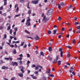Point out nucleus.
Returning <instances> with one entry per match:
<instances>
[{"mask_svg":"<svg viewBox=\"0 0 80 80\" xmlns=\"http://www.w3.org/2000/svg\"><path fill=\"white\" fill-rule=\"evenodd\" d=\"M33 67H36V68H35V70H38V68H40L41 69H39V72H41L42 70L41 69L43 68V67L42 66H40L39 65H37L36 66V65L35 64H33L32 66V68H33Z\"/></svg>","mask_w":80,"mask_h":80,"instance_id":"f257e3e1","label":"nucleus"},{"mask_svg":"<svg viewBox=\"0 0 80 80\" xmlns=\"http://www.w3.org/2000/svg\"><path fill=\"white\" fill-rule=\"evenodd\" d=\"M53 9H49L47 13V15H52V13H53Z\"/></svg>","mask_w":80,"mask_h":80,"instance_id":"f03ea898","label":"nucleus"},{"mask_svg":"<svg viewBox=\"0 0 80 80\" xmlns=\"http://www.w3.org/2000/svg\"><path fill=\"white\" fill-rule=\"evenodd\" d=\"M50 18H46V16H44L43 18V19L42 20V22H44V23H46V22H47V21L49 20Z\"/></svg>","mask_w":80,"mask_h":80,"instance_id":"7ed1b4c3","label":"nucleus"},{"mask_svg":"<svg viewBox=\"0 0 80 80\" xmlns=\"http://www.w3.org/2000/svg\"><path fill=\"white\" fill-rule=\"evenodd\" d=\"M58 57H59V55H58L56 56V59H54V61L53 62V63H56L57 62V60L58 59Z\"/></svg>","mask_w":80,"mask_h":80,"instance_id":"20e7f679","label":"nucleus"},{"mask_svg":"<svg viewBox=\"0 0 80 80\" xmlns=\"http://www.w3.org/2000/svg\"><path fill=\"white\" fill-rule=\"evenodd\" d=\"M38 1H32V3L33 4H38Z\"/></svg>","mask_w":80,"mask_h":80,"instance_id":"39448f33","label":"nucleus"},{"mask_svg":"<svg viewBox=\"0 0 80 80\" xmlns=\"http://www.w3.org/2000/svg\"><path fill=\"white\" fill-rule=\"evenodd\" d=\"M19 68L21 69V71L22 72V73H24V70H23L24 68H23V66H21L19 67Z\"/></svg>","mask_w":80,"mask_h":80,"instance_id":"423d86ee","label":"nucleus"},{"mask_svg":"<svg viewBox=\"0 0 80 80\" xmlns=\"http://www.w3.org/2000/svg\"><path fill=\"white\" fill-rule=\"evenodd\" d=\"M70 69V70H69V72L70 73H72V71L73 70V66L71 67Z\"/></svg>","mask_w":80,"mask_h":80,"instance_id":"0eeeda50","label":"nucleus"},{"mask_svg":"<svg viewBox=\"0 0 80 80\" xmlns=\"http://www.w3.org/2000/svg\"><path fill=\"white\" fill-rule=\"evenodd\" d=\"M12 64L13 66H15V65L17 66L18 65V64H17V62H12Z\"/></svg>","mask_w":80,"mask_h":80,"instance_id":"6e6552de","label":"nucleus"},{"mask_svg":"<svg viewBox=\"0 0 80 80\" xmlns=\"http://www.w3.org/2000/svg\"><path fill=\"white\" fill-rule=\"evenodd\" d=\"M36 40H38L39 39V37L38 35H36V37L34 38Z\"/></svg>","mask_w":80,"mask_h":80,"instance_id":"1a4fd4ad","label":"nucleus"},{"mask_svg":"<svg viewBox=\"0 0 80 80\" xmlns=\"http://www.w3.org/2000/svg\"><path fill=\"white\" fill-rule=\"evenodd\" d=\"M26 25L27 26H30L31 24L30 23V22H26Z\"/></svg>","mask_w":80,"mask_h":80,"instance_id":"9d476101","label":"nucleus"},{"mask_svg":"<svg viewBox=\"0 0 80 80\" xmlns=\"http://www.w3.org/2000/svg\"><path fill=\"white\" fill-rule=\"evenodd\" d=\"M51 72H50V69H49V70L48 71H46V73H48L50 74Z\"/></svg>","mask_w":80,"mask_h":80,"instance_id":"9b49d317","label":"nucleus"},{"mask_svg":"<svg viewBox=\"0 0 80 80\" xmlns=\"http://www.w3.org/2000/svg\"><path fill=\"white\" fill-rule=\"evenodd\" d=\"M56 1H57V0H52L51 3L52 4H54V3H55V2H56Z\"/></svg>","mask_w":80,"mask_h":80,"instance_id":"f8f14e48","label":"nucleus"},{"mask_svg":"<svg viewBox=\"0 0 80 80\" xmlns=\"http://www.w3.org/2000/svg\"><path fill=\"white\" fill-rule=\"evenodd\" d=\"M12 52L14 54H16L17 53V51H16V49H13Z\"/></svg>","mask_w":80,"mask_h":80,"instance_id":"ddd939ff","label":"nucleus"},{"mask_svg":"<svg viewBox=\"0 0 80 80\" xmlns=\"http://www.w3.org/2000/svg\"><path fill=\"white\" fill-rule=\"evenodd\" d=\"M31 13H32V10H29L28 11V14L30 15V14H31Z\"/></svg>","mask_w":80,"mask_h":80,"instance_id":"4468645a","label":"nucleus"},{"mask_svg":"<svg viewBox=\"0 0 80 80\" xmlns=\"http://www.w3.org/2000/svg\"><path fill=\"white\" fill-rule=\"evenodd\" d=\"M75 43H76V40H75V39H73L72 40V43H73V44H75Z\"/></svg>","mask_w":80,"mask_h":80,"instance_id":"2eb2a0df","label":"nucleus"},{"mask_svg":"<svg viewBox=\"0 0 80 80\" xmlns=\"http://www.w3.org/2000/svg\"><path fill=\"white\" fill-rule=\"evenodd\" d=\"M26 38H31V39H32V40H34V39L33 38L30 37H29L28 36H26Z\"/></svg>","mask_w":80,"mask_h":80,"instance_id":"dca6fc26","label":"nucleus"},{"mask_svg":"<svg viewBox=\"0 0 80 80\" xmlns=\"http://www.w3.org/2000/svg\"><path fill=\"white\" fill-rule=\"evenodd\" d=\"M56 33H57V30H54L53 31V33L54 35H55V34H56Z\"/></svg>","mask_w":80,"mask_h":80,"instance_id":"f3484780","label":"nucleus"},{"mask_svg":"<svg viewBox=\"0 0 80 80\" xmlns=\"http://www.w3.org/2000/svg\"><path fill=\"white\" fill-rule=\"evenodd\" d=\"M17 60H20V61L22 60V58H17Z\"/></svg>","mask_w":80,"mask_h":80,"instance_id":"a211bd4d","label":"nucleus"},{"mask_svg":"<svg viewBox=\"0 0 80 80\" xmlns=\"http://www.w3.org/2000/svg\"><path fill=\"white\" fill-rule=\"evenodd\" d=\"M36 75L37 76H38V72L36 71L34 72Z\"/></svg>","mask_w":80,"mask_h":80,"instance_id":"6ab92c4d","label":"nucleus"},{"mask_svg":"<svg viewBox=\"0 0 80 80\" xmlns=\"http://www.w3.org/2000/svg\"><path fill=\"white\" fill-rule=\"evenodd\" d=\"M18 75L19 76H20V77H23V74H20V73H18Z\"/></svg>","mask_w":80,"mask_h":80,"instance_id":"aec40b11","label":"nucleus"},{"mask_svg":"<svg viewBox=\"0 0 80 80\" xmlns=\"http://www.w3.org/2000/svg\"><path fill=\"white\" fill-rule=\"evenodd\" d=\"M60 4L62 6H65V4H64V3H63V2H61Z\"/></svg>","mask_w":80,"mask_h":80,"instance_id":"412c9836","label":"nucleus"},{"mask_svg":"<svg viewBox=\"0 0 80 80\" xmlns=\"http://www.w3.org/2000/svg\"><path fill=\"white\" fill-rule=\"evenodd\" d=\"M48 50L49 52H51V51H52V47H50L49 48Z\"/></svg>","mask_w":80,"mask_h":80,"instance_id":"4be33fe9","label":"nucleus"},{"mask_svg":"<svg viewBox=\"0 0 80 80\" xmlns=\"http://www.w3.org/2000/svg\"><path fill=\"white\" fill-rule=\"evenodd\" d=\"M28 19L27 20V22H30V18L28 17Z\"/></svg>","mask_w":80,"mask_h":80,"instance_id":"5701e85b","label":"nucleus"},{"mask_svg":"<svg viewBox=\"0 0 80 80\" xmlns=\"http://www.w3.org/2000/svg\"><path fill=\"white\" fill-rule=\"evenodd\" d=\"M20 15H21V14H20L16 15L14 17V18H16V17H18L19 16H20Z\"/></svg>","mask_w":80,"mask_h":80,"instance_id":"b1692460","label":"nucleus"},{"mask_svg":"<svg viewBox=\"0 0 80 80\" xmlns=\"http://www.w3.org/2000/svg\"><path fill=\"white\" fill-rule=\"evenodd\" d=\"M6 38H7V35H6V34H5L4 35V38H3V40H5Z\"/></svg>","mask_w":80,"mask_h":80,"instance_id":"393cba45","label":"nucleus"},{"mask_svg":"<svg viewBox=\"0 0 80 80\" xmlns=\"http://www.w3.org/2000/svg\"><path fill=\"white\" fill-rule=\"evenodd\" d=\"M24 43H25V42L24 41L21 42V44L20 46H23V45Z\"/></svg>","mask_w":80,"mask_h":80,"instance_id":"a878e982","label":"nucleus"},{"mask_svg":"<svg viewBox=\"0 0 80 80\" xmlns=\"http://www.w3.org/2000/svg\"><path fill=\"white\" fill-rule=\"evenodd\" d=\"M42 80H47V78L46 77L44 76L42 78Z\"/></svg>","mask_w":80,"mask_h":80,"instance_id":"bb28decb","label":"nucleus"},{"mask_svg":"<svg viewBox=\"0 0 80 80\" xmlns=\"http://www.w3.org/2000/svg\"><path fill=\"white\" fill-rule=\"evenodd\" d=\"M60 54L61 55V57H63V52H61Z\"/></svg>","mask_w":80,"mask_h":80,"instance_id":"cd10ccee","label":"nucleus"},{"mask_svg":"<svg viewBox=\"0 0 80 80\" xmlns=\"http://www.w3.org/2000/svg\"><path fill=\"white\" fill-rule=\"evenodd\" d=\"M62 50H63V49L62 48H60L59 49V52H62Z\"/></svg>","mask_w":80,"mask_h":80,"instance_id":"c85d7f7f","label":"nucleus"},{"mask_svg":"<svg viewBox=\"0 0 80 80\" xmlns=\"http://www.w3.org/2000/svg\"><path fill=\"white\" fill-rule=\"evenodd\" d=\"M25 32H26V33H28V34H30V32H28V31L27 30H25Z\"/></svg>","mask_w":80,"mask_h":80,"instance_id":"c756f323","label":"nucleus"},{"mask_svg":"<svg viewBox=\"0 0 80 80\" xmlns=\"http://www.w3.org/2000/svg\"><path fill=\"white\" fill-rule=\"evenodd\" d=\"M20 2L21 3H24L25 2V0H20Z\"/></svg>","mask_w":80,"mask_h":80,"instance_id":"7c9ffc66","label":"nucleus"},{"mask_svg":"<svg viewBox=\"0 0 80 80\" xmlns=\"http://www.w3.org/2000/svg\"><path fill=\"white\" fill-rule=\"evenodd\" d=\"M48 34L50 35L51 33H52V32H51V31H50V30H49L48 31Z\"/></svg>","mask_w":80,"mask_h":80,"instance_id":"2f4dec72","label":"nucleus"},{"mask_svg":"<svg viewBox=\"0 0 80 80\" xmlns=\"http://www.w3.org/2000/svg\"><path fill=\"white\" fill-rule=\"evenodd\" d=\"M49 76H50V77H54V75H53V74H49L48 75Z\"/></svg>","mask_w":80,"mask_h":80,"instance_id":"473e14b6","label":"nucleus"},{"mask_svg":"<svg viewBox=\"0 0 80 80\" xmlns=\"http://www.w3.org/2000/svg\"><path fill=\"white\" fill-rule=\"evenodd\" d=\"M13 31V30L12 29H10L9 31L10 33L11 34H12V31Z\"/></svg>","mask_w":80,"mask_h":80,"instance_id":"72a5a7b5","label":"nucleus"},{"mask_svg":"<svg viewBox=\"0 0 80 80\" xmlns=\"http://www.w3.org/2000/svg\"><path fill=\"white\" fill-rule=\"evenodd\" d=\"M40 54L42 56H44V53H43V52H41Z\"/></svg>","mask_w":80,"mask_h":80,"instance_id":"f704fd0d","label":"nucleus"},{"mask_svg":"<svg viewBox=\"0 0 80 80\" xmlns=\"http://www.w3.org/2000/svg\"><path fill=\"white\" fill-rule=\"evenodd\" d=\"M58 65H61V61H58Z\"/></svg>","mask_w":80,"mask_h":80,"instance_id":"c9c22d12","label":"nucleus"},{"mask_svg":"<svg viewBox=\"0 0 80 80\" xmlns=\"http://www.w3.org/2000/svg\"><path fill=\"white\" fill-rule=\"evenodd\" d=\"M27 57L28 58H30V55H29V54H27Z\"/></svg>","mask_w":80,"mask_h":80,"instance_id":"e433bc0d","label":"nucleus"},{"mask_svg":"<svg viewBox=\"0 0 80 80\" xmlns=\"http://www.w3.org/2000/svg\"><path fill=\"white\" fill-rule=\"evenodd\" d=\"M10 30V26H9L8 27L7 30Z\"/></svg>","mask_w":80,"mask_h":80,"instance_id":"4c0bfd02","label":"nucleus"},{"mask_svg":"<svg viewBox=\"0 0 80 80\" xmlns=\"http://www.w3.org/2000/svg\"><path fill=\"white\" fill-rule=\"evenodd\" d=\"M79 23H78V22H75L74 24L75 25H77Z\"/></svg>","mask_w":80,"mask_h":80,"instance_id":"58836bf2","label":"nucleus"},{"mask_svg":"<svg viewBox=\"0 0 80 80\" xmlns=\"http://www.w3.org/2000/svg\"><path fill=\"white\" fill-rule=\"evenodd\" d=\"M30 3V2H28V8H29V9H30V7H29V4Z\"/></svg>","mask_w":80,"mask_h":80,"instance_id":"ea45409f","label":"nucleus"},{"mask_svg":"<svg viewBox=\"0 0 80 80\" xmlns=\"http://www.w3.org/2000/svg\"><path fill=\"white\" fill-rule=\"evenodd\" d=\"M77 32V33H80V29L78 30Z\"/></svg>","mask_w":80,"mask_h":80,"instance_id":"a19ab883","label":"nucleus"},{"mask_svg":"<svg viewBox=\"0 0 80 80\" xmlns=\"http://www.w3.org/2000/svg\"><path fill=\"white\" fill-rule=\"evenodd\" d=\"M14 30L15 32H17V28H14Z\"/></svg>","mask_w":80,"mask_h":80,"instance_id":"79ce46f5","label":"nucleus"},{"mask_svg":"<svg viewBox=\"0 0 80 80\" xmlns=\"http://www.w3.org/2000/svg\"><path fill=\"white\" fill-rule=\"evenodd\" d=\"M66 47H67V48H70V49H72V47H71V46H66Z\"/></svg>","mask_w":80,"mask_h":80,"instance_id":"37998d69","label":"nucleus"},{"mask_svg":"<svg viewBox=\"0 0 80 80\" xmlns=\"http://www.w3.org/2000/svg\"><path fill=\"white\" fill-rule=\"evenodd\" d=\"M66 47H67V48H70V49H72V47H71V46H66Z\"/></svg>","mask_w":80,"mask_h":80,"instance_id":"c03bdc74","label":"nucleus"},{"mask_svg":"<svg viewBox=\"0 0 80 80\" xmlns=\"http://www.w3.org/2000/svg\"><path fill=\"white\" fill-rule=\"evenodd\" d=\"M18 10H19V8L18 7H17V11H16V13H17L18 12Z\"/></svg>","mask_w":80,"mask_h":80,"instance_id":"a18cd8bd","label":"nucleus"},{"mask_svg":"<svg viewBox=\"0 0 80 80\" xmlns=\"http://www.w3.org/2000/svg\"><path fill=\"white\" fill-rule=\"evenodd\" d=\"M25 19H22L21 21L22 23L24 22H25Z\"/></svg>","mask_w":80,"mask_h":80,"instance_id":"49530a36","label":"nucleus"},{"mask_svg":"<svg viewBox=\"0 0 80 80\" xmlns=\"http://www.w3.org/2000/svg\"><path fill=\"white\" fill-rule=\"evenodd\" d=\"M58 8L59 9H60V8H61V6H60V4L58 5Z\"/></svg>","mask_w":80,"mask_h":80,"instance_id":"de8ad7c7","label":"nucleus"},{"mask_svg":"<svg viewBox=\"0 0 80 80\" xmlns=\"http://www.w3.org/2000/svg\"><path fill=\"white\" fill-rule=\"evenodd\" d=\"M67 68V65H65L64 67V69H66V68Z\"/></svg>","mask_w":80,"mask_h":80,"instance_id":"09e8293b","label":"nucleus"},{"mask_svg":"<svg viewBox=\"0 0 80 80\" xmlns=\"http://www.w3.org/2000/svg\"><path fill=\"white\" fill-rule=\"evenodd\" d=\"M71 73H72V74H73V75H75V72L74 71L73 72H72Z\"/></svg>","mask_w":80,"mask_h":80,"instance_id":"8fccbe9b","label":"nucleus"},{"mask_svg":"<svg viewBox=\"0 0 80 80\" xmlns=\"http://www.w3.org/2000/svg\"><path fill=\"white\" fill-rule=\"evenodd\" d=\"M2 15H3V16H6L7 15V14H6V13H4V14H2Z\"/></svg>","mask_w":80,"mask_h":80,"instance_id":"3c124183","label":"nucleus"},{"mask_svg":"<svg viewBox=\"0 0 80 80\" xmlns=\"http://www.w3.org/2000/svg\"><path fill=\"white\" fill-rule=\"evenodd\" d=\"M4 5H7V1H4Z\"/></svg>","mask_w":80,"mask_h":80,"instance_id":"603ef678","label":"nucleus"},{"mask_svg":"<svg viewBox=\"0 0 80 80\" xmlns=\"http://www.w3.org/2000/svg\"><path fill=\"white\" fill-rule=\"evenodd\" d=\"M2 69H5V66H3L2 68Z\"/></svg>","mask_w":80,"mask_h":80,"instance_id":"864d4df0","label":"nucleus"},{"mask_svg":"<svg viewBox=\"0 0 80 80\" xmlns=\"http://www.w3.org/2000/svg\"><path fill=\"white\" fill-rule=\"evenodd\" d=\"M72 30V28H71L70 29H69V32H71Z\"/></svg>","mask_w":80,"mask_h":80,"instance_id":"5fc2aeb1","label":"nucleus"},{"mask_svg":"<svg viewBox=\"0 0 80 80\" xmlns=\"http://www.w3.org/2000/svg\"><path fill=\"white\" fill-rule=\"evenodd\" d=\"M70 54L68 53V55H67V57H68V58H70Z\"/></svg>","mask_w":80,"mask_h":80,"instance_id":"6e6d98bb","label":"nucleus"},{"mask_svg":"<svg viewBox=\"0 0 80 80\" xmlns=\"http://www.w3.org/2000/svg\"><path fill=\"white\" fill-rule=\"evenodd\" d=\"M5 60H10V58H4Z\"/></svg>","mask_w":80,"mask_h":80,"instance_id":"4d7b16f0","label":"nucleus"},{"mask_svg":"<svg viewBox=\"0 0 80 80\" xmlns=\"http://www.w3.org/2000/svg\"><path fill=\"white\" fill-rule=\"evenodd\" d=\"M10 46L11 47H12V48H13V47H14V45L12 44L10 45Z\"/></svg>","mask_w":80,"mask_h":80,"instance_id":"13d9d810","label":"nucleus"},{"mask_svg":"<svg viewBox=\"0 0 80 80\" xmlns=\"http://www.w3.org/2000/svg\"><path fill=\"white\" fill-rule=\"evenodd\" d=\"M62 35L61 34L60 35H59L58 37V38H62Z\"/></svg>","mask_w":80,"mask_h":80,"instance_id":"bf43d9fd","label":"nucleus"},{"mask_svg":"<svg viewBox=\"0 0 80 80\" xmlns=\"http://www.w3.org/2000/svg\"><path fill=\"white\" fill-rule=\"evenodd\" d=\"M77 29H80V26H78L77 27Z\"/></svg>","mask_w":80,"mask_h":80,"instance_id":"052dcab7","label":"nucleus"},{"mask_svg":"<svg viewBox=\"0 0 80 80\" xmlns=\"http://www.w3.org/2000/svg\"><path fill=\"white\" fill-rule=\"evenodd\" d=\"M66 24L67 25V26H69V25H70V23H67Z\"/></svg>","mask_w":80,"mask_h":80,"instance_id":"680f3d73","label":"nucleus"},{"mask_svg":"<svg viewBox=\"0 0 80 80\" xmlns=\"http://www.w3.org/2000/svg\"><path fill=\"white\" fill-rule=\"evenodd\" d=\"M20 64H21V65H22V64H23V63H22V61H20Z\"/></svg>","mask_w":80,"mask_h":80,"instance_id":"e2e57ef3","label":"nucleus"},{"mask_svg":"<svg viewBox=\"0 0 80 80\" xmlns=\"http://www.w3.org/2000/svg\"><path fill=\"white\" fill-rule=\"evenodd\" d=\"M26 47H27V44H25L23 46V48H26Z\"/></svg>","mask_w":80,"mask_h":80,"instance_id":"0e129e2a","label":"nucleus"},{"mask_svg":"<svg viewBox=\"0 0 80 80\" xmlns=\"http://www.w3.org/2000/svg\"><path fill=\"white\" fill-rule=\"evenodd\" d=\"M58 20H59V21H60V20H61V18L60 17H59L58 18Z\"/></svg>","mask_w":80,"mask_h":80,"instance_id":"69168bd1","label":"nucleus"},{"mask_svg":"<svg viewBox=\"0 0 80 80\" xmlns=\"http://www.w3.org/2000/svg\"><path fill=\"white\" fill-rule=\"evenodd\" d=\"M62 31H65V28H62Z\"/></svg>","mask_w":80,"mask_h":80,"instance_id":"338daca9","label":"nucleus"},{"mask_svg":"<svg viewBox=\"0 0 80 80\" xmlns=\"http://www.w3.org/2000/svg\"><path fill=\"white\" fill-rule=\"evenodd\" d=\"M16 32H13L14 35V36L16 35Z\"/></svg>","mask_w":80,"mask_h":80,"instance_id":"774afa93","label":"nucleus"}]
</instances>
